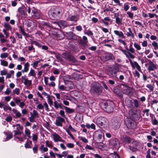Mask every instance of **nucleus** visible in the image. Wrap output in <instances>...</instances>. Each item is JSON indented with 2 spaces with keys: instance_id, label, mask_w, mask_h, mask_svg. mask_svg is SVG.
Returning <instances> with one entry per match:
<instances>
[{
  "instance_id": "f257e3e1",
  "label": "nucleus",
  "mask_w": 158,
  "mask_h": 158,
  "mask_svg": "<svg viewBox=\"0 0 158 158\" xmlns=\"http://www.w3.org/2000/svg\"><path fill=\"white\" fill-rule=\"evenodd\" d=\"M48 13L51 19H59L62 15V9L59 7H53L51 8Z\"/></svg>"
},
{
  "instance_id": "f03ea898",
  "label": "nucleus",
  "mask_w": 158,
  "mask_h": 158,
  "mask_svg": "<svg viewBox=\"0 0 158 158\" xmlns=\"http://www.w3.org/2000/svg\"><path fill=\"white\" fill-rule=\"evenodd\" d=\"M100 106L103 110L108 113L113 112L115 107L113 102L109 101L102 102L100 103Z\"/></svg>"
},
{
  "instance_id": "7ed1b4c3",
  "label": "nucleus",
  "mask_w": 158,
  "mask_h": 158,
  "mask_svg": "<svg viewBox=\"0 0 158 158\" xmlns=\"http://www.w3.org/2000/svg\"><path fill=\"white\" fill-rule=\"evenodd\" d=\"M97 123L98 125L103 126L105 128L109 125V122L108 120L104 117H99L98 118Z\"/></svg>"
},
{
  "instance_id": "20e7f679",
  "label": "nucleus",
  "mask_w": 158,
  "mask_h": 158,
  "mask_svg": "<svg viewBox=\"0 0 158 158\" xmlns=\"http://www.w3.org/2000/svg\"><path fill=\"white\" fill-rule=\"evenodd\" d=\"M104 133L101 131H96L94 134V137L96 138V141L101 142L103 140Z\"/></svg>"
},
{
  "instance_id": "39448f33",
  "label": "nucleus",
  "mask_w": 158,
  "mask_h": 158,
  "mask_svg": "<svg viewBox=\"0 0 158 158\" xmlns=\"http://www.w3.org/2000/svg\"><path fill=\"white\" fill-rule=\"evenodd\" d=\"M62 55L64 58L68 60L69 61H72L73 63H76L77 61L74 56L69 53L64 52L62 53Z\"/></svg>"
},
{
  "instance_id": "423d86ee",
  "label": "nucleus",
  "mask_w": 158,
  "mask_h": 158,
  "mask_svg": "<svg viewBox=\"0 0 158 158\" xmlns=\"http://www.w3.org/2000/svg\"><path fill=\"white\" fill-rule=\"evenodd\" d=\"M30 114L31 116L28 118L29 121L31 122H35V118L38 117V112L36 110H33V112H31Z\"/></svg>"
},
{
  "instance_id": "0eeeda50",
  "label": "nucleus",
  "mask_w": 158,
  "mask_h": 158,
  "mask_svg": "<svg viewBox=\"0 0 158 158\" xmlns=\"http://www.w3.org/2000/svg\"><path fill=\"white\" fill-rule=\"evenodd\" d=\"M119 69L118 68L110 67L109 68V71L113 77H116V73L118 72Z\"/></svg>"
},
{
  "instance_id": "6e6552de",
  "label": "nucleus",
  "mask_w": 158,
  "mask_h": 158,
  "mask_svg": "<svg viewBox=\"0 0 158 158\" xmlns=\"http://www.w3.org/2000/svg\"><path fill=\"white\" fill-rule=\"evenodd\" d=\"M54 23L57 24L61 29L64 28L68 26L67 22L64 20H60L58 22H54Z\"/></svg>"
},
{
  "instance_id": "1a4fd4ad",
  "label": "nucleus",
  "mask_w": 158,
  "mask_h": 158,
  "mask_svg": "<svg viewBox=\"0 0 158 158\" xmlns=\"http://www.w3.org/2000/svg\"><path fill=\"white\" fill-rule=\"evenodd\" d=\"M119 14L118 13L114 14V17L115 18L116 23L119 25L122 24L123 17L122 15L121 17H119Z\"/></svg>"
},
{
  "instance_id": "9d476101",
  "label": "nucleus",
  "mask_w": 158,
  "mask_h": 158,
  "mask_svg": "<svg viewBox=\"0 0 158 158\" xmlns=\"http://www.w3.org/2000/svg\"><path fill=\"white\" fill-rule=\"evenodd\" d=\"M65 120L62 118L58 116L56 118L55 124L56 126L62 127V123L64 122Z\"/></svg>"
},
{
  "instance_id": "9b49d317",
  "label": "nucleus",
  "mask_w": 158,
  "mask_h": 158,
  "mask_svg": "<svg viewBox=\"0 0 158 158\" xmlns=\"http://www.w3.org/2000/svg\"><path fill=\"white\" fill-rule=\"evenodd\" d=\"M121 50L125 54L126 57L128 58V59H133L134 58V56L130 52L125 50L121 49Z\"/></svg>"
},
{
  "instance_id": "f8f14e48",
  "label": "nucleus",
  "mask_w": 158,
  "mask_h": 158,
  "mask_svg": "<svg viewBox=\"0 0 158 158\" xmlns=\"http://www.w3.org/2000/svg\"><path fill=\"white\" fill-rule=\"evenodd\" d=\"M134 122L130 120H127V122L126 123L127 127L129 129H132L134 128L135 127Z\"/></svg>"
},
{
  "instance_id": "ddd939ff",
  "label": "nucleus",
  "mask_w": 158,
  "mask_h": 158,
  "mask_svg": "<svg viewBox=\"0 0 158 158\" xmlns=\"http://www.w3.org/2000/svg\"><path fill=\"white\" fill-rule=\"evenodd\" d=\"M52 138L55 142H58L59 141L61 137L56 133H54L52 135Z\"/></svg>"
},
{
  "instance_id": "4468645a",
  "label": "nucleus",
  "mask_w": 158,
  "mask_h": 158,
  "mask_svg": "<svg viewBox=\"0 0 158 158\" xmlns=\"http://www.w3.org/2000/svg\"><path fill=\"white\" fill-rule=\"evenodd\" d=\"M78 19V18L77 16L71 15H69L67 19L68 20L74 22H77Z\"/></svg>"
},
{
  "instance_id": "2eb2a0df",
  "label": "nucleus",
  "mask_w": 158,
  "mask_h": 158,
  "mask_svg": "<svg viewBox=\"0 0 158 158\" xmlns=\"http://www.w3.org/2000/svg\"><path fill=\"white\" fill-rule=\"evenodd\" d=\"M105 59L107 60H111L114 58V56L113 55L109 52L105 53Z\"/></svg>"
},
{
  "instance_id": "dca6fc26",
  "label": "nucleus",
  "mask_w": 158,
  "mask_h": 158,
  "mask_svg": "<svg viewBox=\"0 0 158 158\" xmlns=\"http://www.w3.org/2000/svg\"><path fill=\"white\" fill-rule=\"evenodd\" d=\"M114 32L115 35L118 36L119 37L122 38H125V37L124 36V34L122 31H119L118 30H114Z\"/></svg>"
},
{
  "instance_id": "f3484780",
  "label": "nucleus",
  "mask_w": 158,
  "mask_h": 158,
  "mask_svg": "<svg viewBox=\"0 0 158 158\" xmlns=\"http://www.w3.org/2000/svg\"><path fill=\"white\" fill-rule=\"evenodd\" d=\"M157 67L156 65L153 63H152L148 67V69L149 72L151 71H154V69H157Z\"/></svg>"
},
{
  "instance_id": "a211bd4d",
  "label": "nucleus",
  "mask_w": 158,
  "mask_h": 158,
  "mask_svg": "<svg viewBox=\"0 0 158 158\" xmlns=\"http://www.w3.org/2000/svg\"><path fill=\"white\" fill-rule=\"evenodd\" d=\"M12 111L13 113L15 114L16 118H19L21 116V113L17 110L15 109H13Z\"/></svg>"
},
{
  "instance_id": "6ab92c4d",
  "label": "nucleus",
  "mask_w": 158,
  "mask_h": 158,
  "mask_svg": "<svg viewBox=\"0 0 158 158\" xmlns=\"http://www.w3.org/2000/svg\"><path fill=\"white\" fill-rule=\"evenodd\" d=\"M118 143L119 142L117 139H112L110 141V143L114 147H115Z\"/></svg>"
},
{
  "instance_id": "aec40b11",
  "label": "nucleus",
  "mask_w": 158,
  "mask_h": 158,
  "mask_svg": "<svg viewBox=\"0 0 158 158\" xmlns=\"http://www.w3.org/2000/svg\"><path fill=\"white\" fill-rule=\"evenodd\" d=\"M29 64L28 62L25 63L24 65V69L22 70V72L23 73L27 72L29 70Z\"/></svg>"
},
{
  "instance_id": "412c9836",
  "label": "nucleus",
  "mask_w": 158,
  "mask_h": 158,
  "mask_svg": "<svg viewBox=\"0 0 158 158\" xmlns=\"http://www.w3.org/2000/svg\"><path fill=\"white\" fill-rule=\"evenodd\" d=\"M128 60L132 67L134 69L139 64L136 61H134L133 62H132V60H131V59H129Z\"/></svg>"
},
{
  "instance_id": "4be33fe9",
  "label": "nucleus",
  "mask_w": 158,
  "mask_h": 158,
  "mask_svg": "<svg viewBox=\"0 0 158 158\" xmlns=\"http://www.w3.org/2000/svg\"><path fill=\"white\" fill-rule=\"evenodd\" d=\"M24 84L27 86H29L31 85V80H29L27 78H24Z\"/></svg>"
},
{
  "instance_id": "5701e85b",
  "label": "nucleus",
  "mask_w": 158,
  "mask_h": 158,
  "mask_svg": "<svg viewBox=\"0 0 158 158\" xmlns=\"http://www.w3.org/2000/svg\"><path fill=\"white\" fill-rule=\"evenodd\" d=\"M128 30L129 31L127 32L126 34L127 36L128 37L131 36L132 38H134V35L131 31V28H128Z\"/></svg>"
},
{
  "instance_id": "b1692460",
  "label": "nucleus",
  "mask_w": 158,
  "mask_h": 158,
  "mask_svg": "<svg viewBox=\"0 0 158 158\" xmlns=\"http://www.w3.org/2000/svg\"><path fill=\"white\" fill-rule=\"evenodd\" d=\"M54 106L56 109H57L59 108L62 109H63V107L61 106V103H59L57 101H55L54 102Z\"/></svg>"
},
{
  "instance_id": "393cba45",
  "label": "nucleus",
  "mask_w": 158,
  "mask_h": 158,
  "mask_svg": "<svg viewBox=\"0 0 158 158\" xmlns=\"http://www.w3.org/2000/svg\"><path fill=\"white\" fill-rule=\"evenodd\" d=\"M25 135H27L29 138L30 139L31 138V136L30 135L31 132L30 130L27 127L25 128Z\"/></svg>"
},
{
  "instance_id": "a878e982",
  "label": "nucleus",
  "mask_w": 158,
  "mask_h": 158,
  "mask_svg": "<svg viewBox=\"0 0 158 158\" xmlns=\"http://www.w3.org/2000/svg\"><path fill=\"white\" fill-rule=\"evenodd\" d=\"M101 87V86L97 83H94L92 84V87L93 89H100Z\"/></svg>"
},
{
  "instance_id": "bb28decb",
  "label": "nucleus",
  "mask_w": 158,
  "mask_h": 158,
  "mask_svg": "<svg viewBox=\"0 0 158 158\" xmlns=\"http://www.w3.org/2000/svg\"><path fill=\"white\" fill-rule=\"evenodd\" d=\"M64 107L66 112L67 113H71L74 112V110L73 109L65 106H64Z\"/></svg>"
},
{
  "instance_id": "cd10ccee",
  "label": "nucleus",
  "mask_w": 158,
  "mask_h": 158,
  "mask_svg": "<svg viewBox=\"0 0 158 158\" xmlns=\"http://www.w3.org/2000/svg\"><path fill=\"white\" fill-rule=\"evenodd\" d=\"M100 90L99 91L100 92H102V89H90V92L91 94L93 96H95L97 95V91L98 90Z\"/></svg>"
},
{
  "instance_id": "c85d7f7f",
  "label": "nucleus",
  "mask_w": 158,
  "mask_h": 158,
  "mask_svg": "<svg viewBox=\"0 0 158 158\" xmlns=\"http://www.w3.org/2000/svg\"><path fill=\"white\" fill-rule=\"evenodd\" d=\"M87 42L83 41L82 40H80L79 41V43L81 45L84 47H86L87 45Z\"/></svg>"
},
{
  "instance_id": "c756f323",
  "label": "nucleus",
  "mask_w": 158,
  "mask_h": 158,
  "mask_svg": "<svg viewBox=\"0 0 158 158\" xmlns=\"http://www.w3.org/2000/svg\"><path fill=\"white\" fill-rule=\"evenodd\" d=\"M125 48L127 50H128L129 52H130L131 53H135V50L134 49L132 48V45L130 44L129 46V48L128 49L127 47H125Z\"/></svg>"
},
{
  "instance_id": "7c9ffc66",
  "label": "nucleus",
  "mask_w": 158,
  "mask_h": 158,
  "mask_svg": "<svg viewBox=\"0 0 158 158\" xmlns=\"http://www.w3.org/2000/svg\"><path fill=\"white\" fill-rule=\"evenodd\" d=\"M114 92L119 96H122L123 92L121 89H114Z\"/></svg>"
},
{
  "instance_id": "2f4dec72",
  "label": "nucleus",
  "mask_w": 158,
  "mask_h": 158,
  "mask_svg": "<svg viewBox=\"0 0 158 158\" xmlns=\"http://www.w3.org/2000/svg\"><path fill=\"white\" fill-rule=\"evenodd\" d=\"M123 140L124 142L129 143L131 141V139L128 136H125L123 137Z\"/></svg>"
},
{
  "instance_id": "473e14b6",
  "label": "nucleus",
  "mask_w": 158,
  "mask_h": 158,
  "mask_svg": "<svg viewBox=\"0 0 158 158\" xmlns=\"http://www.w3.org/2000/svg\"><path fill=\"white\" fill-rule=\"evenodd\" d=\"M4 27L7 30H11V27L10 24L8 23H4Z\"/></svg>"
},
{
  "instance_id": "72a5a7b5",
  "label": "nucleus",
  "mask_w": 158,
  "mask_h": 158,
  "mask_svg": "<svg viewBox=\"0 0 158 158\" xmlns=\"http://www.w3.org/2000/svg\"><path fill=\"white\" fill-rule=\"evenodd\" d=\"M110 158H120L118 154L116 152H114V154L110 155Z\"/></svg>"
},
{
  "instance_id": "f704fd0d",
  "label": "nucleus",
  "mask_w": 158,
  "mask_h": 158,
  "mask_svg": "<svg viewBox=\"0 0 158 158\" xmlns=\"http://www.w3.org/2000/svg\"><path fill=\"white\" fill-rule=\"evenodd\" d=\"M30 42L31 44H35V45L38 46V47H41V44L40 43L38 42L35 41H33L31 40V41Z\"/></svg>"
},
{
  "instance_id": "c9c22d12",
  "label": "nucleus",
  "mask_w": 158,
  "mask_h": 158,
  "mask_svg": "<svg viewBox=\"0 0 158 158\" xmlns=\"http://www.w3.org/2000/svg\"><path fill=\"white\" fill-rule=\"evenodd\" d=\"M28 50L30 52H35V48L34 47L32 44H31V46H29L28 47Z\"/></svg>"
},
{
  "instance_id": "e433bc0d",
  "label": "nucleus",
  "mask_w": 158,
  "mask_h": 158,
  "mask_svg": "<svg viewBox=\"0 0 158 158\" xmlns=\"http://www.w3.org/2000/svg\"><path fill=\"white\" fill-rule=\"evenodd\" d=\"M1 64L4 66H8V63L6 61L1 60Z\"/></svg>"
},
{
  "instance_id": "4c0bfd02",
  "label": "nucleus",
  "mask_w": 158,
  "mask_h": 158,
  "mask_svg": "<svg viewBox=\"0 0 158 158\" xmlns=\"http://www.w3.org/2000/svg\"><path fill=\"white\" fill-rule=\"evenodd\" d=\"M40 63V61L37 60L35 62H34L31 64V65L33 66L34 68L35 69H36V67L37 66L38 64Z\"/></svg>"
},
{
  "instance_id": "58836bf2",
  "label": "nucleus",
  "mask_w": 158,
  "mask_h": 158,
  "mask_svg": "<svg viewBox=\"0 0 158 158\" xmlns=\"http://www.w3.org/2000/svg\"><path fill=\"white\" fill-rule=\"evenodd\" d=\"M14 132L15 134L14 136L15 138L16 137H17V135H20L22 134V131H17L14 130Z\"/></svg>"
},
{
  "instance_id": "ea45409f",
  "label": "nucleus",
  "mask_w": 158,
  "mask_h": 158,
  "mask_svg": "<svg viewBox=\"0 0 158 158\" xmlns=\"http://www.w3.org/2000/svg\"><path fill=\"white\" fill-rule=\"evenodd\" d=\"M125 102L128 107H132L133 105L132 104L131 100H126Z\"/></svg>"
},
{
  "instance_id": "a19ab883",
  "label": "nucleus",
  "mask_w": 158,
  "mask_h": 158,
  "mask_svg": "<svg viewBox=\"0 0 158 158\" xmlns=\"http://www.w3.org/2000/svg\"><path fill=\"white\" fill-rule=\"evenodd\" d=\"M135 48L137 50H139L141 49V47L139 45L136 43H135L134 44Z\"/></svg>"
},
{
  "instance_id": "79ce46f5",
  "label": "nucleus",
  "mask_w": 158,
  "mask_h": 158,
  "mask_svg": "<svg viewBox=\"0 0 158 158\" xmlns=\"http://www.w3.org/2000/svg\"><path fill=\"white\" fill-rule=\"evenodd\" d=\"M38 145L35 144L33 148L32 149L33 152L34 153H36L38 151Z\"/></svg>"
},
{
  "instance_id": "37998d69",
  "label": "nucleus",
  "mask_w": 158,
  "mask_h": 158,
  "mask_svg": "<svg viewBox=\"0 0 158 158\" xmlns=\"http://www.w3.org/2000/svg\"><path fill=\"white\" fill-rule=\"evenodd\" d=\"M6 139L7 140L10 139L12 137V134L11 132L6 134Z\"/></svg>"
},
{
  "instance_id": "c03bdc74",
  "label": "nucleus",
  "mask_w": 158,
  "mask_h": 158,
  "mask_svg": "<svg viewBox=\"0 0 158 158\" xmlns=\"http://www.w3.org/2000/svg\"><path fill=\"white\" fill-rule=\"evenodd\" d=\"M29 74L31 76L34 77H35L36 75L35 70L33 69H31Z\"/></svg>"
},
{
  "instance_id": "a18cd8bd",
  "label": "nucleus",
  "mask_w": 158,
  "mask_h": 158,
  "mask_svg": "<svg viewBox=\"0 0 158 158\" xmlns=\"http://www.w3.org/2000/svg\"><path fill=\"white\" fill-rule=\"evenodd\" d=\"M79 138L80 140H81L85 143H86L88 142V139L84 137L81 136L79 137Z\"/></svg>"
},
{
  "instance_id": "49530a36",
  "label": "nucleus",
  "mask_w": 158,
  "mask_h": 158,
  "mask_svg": "<svg viewBox=\"0 0 158 158\" xmlns=\"http://www.w3.org/2000/svg\"><path fill=\"white\" fill-rule=\"evenodd\" d=\"M152 45L154 48L155 50L158 49V44L155 41H153L152 43Z\"/></svg>"
},
{
  "instance_id": "de8ad7c7",
  "label": "nucleus",
  "mask_w": 158,
  "mask_h": 158,
  "mask_svg": "<svg viewBox=\"0 0 158 158\" xmlns=\"http://www.w3.org/2000/svg\"><path fill=\"white\" fill-rule=\"evenodd\" d=\"M40 149V150H43L44 152H46L48 151V148L47 147H44V145L43 144L41 145Z\"/></svg>"
},
{
  "instance_id": "09e8293b",
  "label": "nucleus",
  "mask_w": 158,
  "mask_h": 158,
  "mask_svg": "<svg viewBox=\"0 0 158 158\" xmlns=\"http://www.w3.org/2000/svg\"><path fill=\"white\" fill-rule=\"evenodd\" d=\"M55 57L56 59L58 60V61H62L63 60V59H62V57H61L60 55L58 54H56V55Z\"/></svg>"
},
{
  "instance_id": "8fccbe9b",
  "label": "nucleus",
  "mask_w": 158,
  "mask_h": 158,
  "mask_svg": "<svg viewBox=\"0 0 158 158\" xmlns=\"http://www.w3.org/2000/svg\"><path fill=\"white\" fill-rule=\"evenodd\" d=\"M129 8L128 3H125L124 5V9L125 11H127Z\"/></svg>"
},
{
  "instance_id": "3c124183",
  "label": "nucleus",
  "mask_w": 158,
  "mask_h": 158,
  "mask_svg": "<svg viewBox=\"0 0 158 158\" xmlns=\"http://www.w3.org/2000/svg\"><path fill=\"white\" fill-rule=\"evenodd\" d=\"M18 11L22 15L24 16L25 15V13L23 9L21 8H19L18 9Z\"/></svg>"
},
{
  "instance_id": "603ef678",
  "label": "nucleus",
  "mask_w": 158,
  "mask_h": 158,
  "mask_svg": "<svg viewBox=\"0 0 158 158\" xmlns=\"http://www.w3.org/2000/svg\"><path fill=\"white\" fill-rule=\"evenodd\" d=\"M8 56L7 53H2L0 55V57L2 58H4L7 57Z\"/></svg>"
},
{
  "instance_id": "864d4df0",
  "label": "nucleus",
  "mask_w": 158,
  "mask_h": 158,
  "mask_svg": "<svg viewBox=\"0 0 158 158\" xmlns=\"http://www.w3.org/2000/svg\"><path fill=\"white\" fill-rule=\"evenodd\" d=\"M5 120L7 122H10L12 120V117L11 116H8L6 118Z\"/></svg>"
},
{
  "instance_id": "5fc2aeb1",
  "label": "nucleus",
  "mask_w": 158,
  "mask_h": 158,
  "mask_svg": "<svg viewBox=\"0 0 158 158\" xmlns=\"http://www.w3.org/2000/svg\"><path fill=\"white\" fill-rule=\"evenodd\" d=\"M127 14L128 15V16L129 18L131 19H133V14L131 12L128 11L127 12Z\"/></svg>"
},
{
  "instance_id": "6e6d98bb",
  "label": "nucleus",
  "mask_w": 158,
  "mask_h": 158,
  "mask_svg": "<svg viewBox=\"0 0 158 158\" xmlns=\"http://www.w3.org/2000/svg\"><path fill=\"white\" fill-rule=\"evenodd\" d=\"M134 101L135 106L136 108H138L139 106L138 101L137 100L135 99L134 100Z\"/></svg>"
},
{
  "instance_id": "4d7b16f0",
  "label": "nucleus",
  "mask_w": 158,
  "mask_h": 158,
  "mask_svg": "<svg viewBox=\"0 0 158 158\" xmlns=\"http://www.w3.org/2000/svg\"><path fill=\"white\" fill-rule=\"evenodd\" d=\"M85 149H89V150H94V148L91 146L90 145L87 144L85 147Z\"/></svg>"
},
{
  "instance_id": "13d9d810",
  "label": "nucleus",
  "mask_w": 158,
  "mask_h": 158,
  "mask_svg": "<svg viewBox=\"0 0 158 158\" xmlns=\"http://www.w3.org/2000/svg\"><path fill=\"white\" fill-rule=\"evenodd\" d=\"M59 114L63 117L66 118V115L64 114V112L63 110H60L59 112Z\"/></svg>"
},
{
  "instance_id": "bf43d9fd",
  "label": "nucleus",
  "mask_w": 158,
  "mask_h": 158,
  "mask_svg": "<svg viewBox=\"0 0 158 158\" xmlns=\"http://www.w3.org/2000/svg\"><path fill=\"white\" fill-rule=\"evenodd\" d=\"M126 93L127 94L130 96H131L132 95V92L131 89H126Z\"/></svg>"
},
{
  "instance_id": "052dcab7",
  "label": "nucleus",
  "mask_w": 158,
  "mask_h": 158,
  "mask_svg": "<svg viewBox=\"0 0 158 158\" xmlns=\"http://www.w3.org/2000/svg\"><path fill=\"white\" fill-rule=\"evenodd\" d=\"M14 100L15 102L17 104V105H19V104L21 102L20 99L18 98H15L14 99Z\"/></svg>"
},
{
  "instance_id": "680f3d73",
  "label": "nucleus",
  "mask_w": 158,
  "mask_h": 158,
  "mask_svg": "<svg viewBox=\"0 0 158 158\" xmlns=\"http://www.w3.org/2000/svg\"><path fill=\"white\" fill-rule=\"evenodd\" d=\"M24 147L26 148H31V147L30 144L28 142H27L24 144Z\"/></svg>"
},
{
  "instance_id": "e2e57ef3",
  "label": "nucleus",
  "mask_w": 158,
  "mask_h": 158,
  "mask_svg": "<svg viewBox=\"0 0 158 158\" xmlns=\"http://www.w3.org/2000/svg\"><path fill=\"white\" fill-rule=\"evenodd\" d=\"M33 15L34 16L36 19H39L40 17V14L38 12L34 14Z\"/></svg>"
},
{
  "instance_id": "0e129e2a",
  "label": "nucleus",
  "mask_w": 158,
  "mask_h": 158,
  "mask_svg": "<svg viewBox=\"0 0 158 158\" xmlns=\"http://www.w3.org/2000/svg\"><path fill=\"white\" fill-rule=\"evenodd\" d=\"M74 144L73 143H68L67 144V146L69 148H74Z\"/></svg>"
},
{
  "instance_id": "69168bd1",
  "label": "nucleus",
  "mask_w": 158,
  "mask_h": 158,
  "mask_svg": "<svg viewBox=\"0 0 158 158\" xmlns=\"http://www.w3.org/2000/svg\"><path fill=\"white\" fill-rule=\"evenodd\" d=\"M45 143L46 146L48 147L51 148L52 146V144L49 143V142L48 140H47L45 141Z\"/></svg>"
},
{
  "instance_id": "338daca9",
  "label": "nucleus",
  "mask_w": 158,
  "mask_h": 158,
  "mask_svg": "<svg viewBox=\"0 0 158 158\" xmlns=\"http://www.w3.org/2000/svg\"><path fill=\"white\" fill-rule=\"evenodd\" d=\"M76 28L77 31H81L82 29V27L80 25L76 26Z\"/></svg>"
},
{
  "instance_id": "774afa93",
  "label": "nucleus",
  "mask_w": 158,
  "mask_h": 158,
  "mask_svg": "<svg viewBox=\"0 0 158 158\" xmlns=\"http://www.w3.org/2000/svg\"><path fill=\"white\" fill-rule=\"evenodd\" d=\"M100 28L105 33H106L108 32L109 31L107 29L105 28H104L102 27H100Z\"/></svg>"
}]
</instances>
